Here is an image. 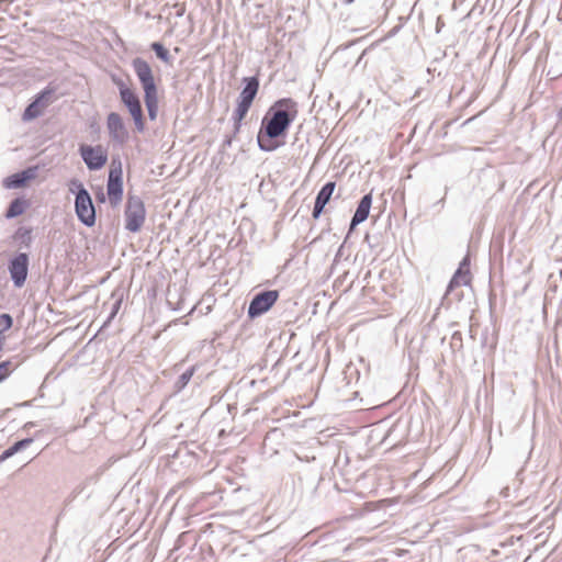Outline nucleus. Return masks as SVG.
<instances>
[{
  "instance_id": "f257e3e1",
  "label": "nucleus",
  "mask_w": 562,
  "mask_h": 562,
  "mask_svg": "<svg viewBox=\"0 0 562 562\" xmlns=\"http://www.w3.org/2000/svg\"><path fill=\"white\" fill-rule=\"evenodd\" d=\"M299 115V103L291 97L273 101L262 115L256 136L262 153H273L285 146L291 126Z\"/></svg>"
},
{
  "instance_id": "f03ea898",
  "label": "nucleus",
  "mask_w": 562,
  "mask_h": 562,
  "mask_svg": "<svg viewBox=\"0 0 562 562\" xmlns=\"http://www.w3.org/2000/svg\"><path fill=\"white\" fill-rule=\"evenodd\" d=\"M260 77L259 74L241 78V90L236 99V104L232 113L233 135L237 136L243 127L244 120L246 119L254 101L259 92Z\"/></svg>"
},
{
  "instance_id": "7ed1b4c3",
  "label": "nucleus",
  "mask_w": 562,
  "mask_h": 562,
  "mask_svg": "<svg viewBox=\"0 0 562 562\" xmlns=\"http://www.w3.org/2000/svg\"><path fill=\"white\" fill-rule=\"evenodd\" d=\"M68 190L75 195L74 209L78 221L86 227H93L97 223V209L90 192L77 178L68 181Z\"/></svg>"
},
{
  "instance_id": "20e7f679",
  "label": "nucleus",
  "mask_w": 562,
  "mask_h": 562,
  "mask_svg": "<svg viewBox=\"0 0 562 562\" xmlns=\"http://www.w3.org/2000/svg\"><path fill=\"white\" fill-rule=\"evenodd\" d=\"M56 91L57 87L49 82L41 91L35 93L22 112V122L29 123L42 116L45 109L52 103Z\"/></svg>"
},
{
  "instance_id": "39448f33",
  "label": "nucleus",
  "mask_w": 562,
  "mask_h": 562,
  "mask_svg": "<svg viewBox=\"0 0 562 562\" xmlns=\"http://www.w3.org/2000/svg\"><path fill=\"white\" fill-rule=\"evenodd\" d=\"M124 228L127 232L134 234L140 232L146 218V207L140 196L134 194L127 195L124 209Z\"/></svg>"
},
{
  "instance_id": "423d86ee",
  "label": "nucleus",
  "mask_w": 562,
  "mask_h": 562,
  "mask_svg": "<svg viewBox=\"0 0 562 562\" xmlns=\"http://www.w3.org/2000/svg\"><path fill=\"white\" fill-rule=\"evenodd\" d=\"M31 258L29 251H15L8 260L7 269L15 289L24 286L30 272Z\"/></svg>"
},
{
  "instance_id": "0eeeda50",
  "label": "nucleus",
  "mask_w": 562,
  "mask_h": 562,
  "mask_svg": "<svg viewBox=\"0 0 562 562\" xmlns=\"http://www.w3.org/2000/svg\"><path fill=\"white\" fill-rule=\"evenodd\" d=\"M279 296V290L269 289L261 290L254 294L247 308L248 319L254 321L268 313L278 302Z\"/></svg>"
},
{
  "instance_id": "6e6552de",
  "label": "nucleus",
  "mask_w": 562,
  "mask_h": 562,
  "mask_svg": "<svg viewBox=\"0 0 562 562\" xmlns=\"http://www.w3.org/2000/svg\"><path fill=\"white\" fill-rule=\"evenodd\" d=\"M131 66L143 90V95L158 93V82L149 63L142 57H135Z\"/></svg>"
},
{
  "instance_id": "1a4fd4ad",
  "label": "nucleus",
  "mask_w": 562,
  "mask_h": 562,
  "mask_svg": "<svg viewBox=\"0 0 562 562\" xmlns=\"http://www.w3.org/2000/svg\"><path fill=\"white\" fill-rule=\"evenodd\" d=\"M119 98L120 102L130 114L134 123L135 131L139 134H143L146 131V119L138 92L134 89L127 94H122Z\"/></svg>"
},
{
  "instance_id": "9d476101",
  "label": "nucleus",
  "mask_w": 562,
  "mask_h": 562,
  "mask_svg": "<svg viewBox=\"0 0 562 562\" xmlns=\"http://www.w3.org/2000/svg\"><path fill=\"white\" fill-rule=\"evenodd\" d=\"M78 153L89 171H98L102 169L109 159L108 149L102 145L81 144Z\"/></svg>"
},
{
  "instance_id": "9b49d317",
  "label": "nucleus",
  "mask_w": 562,
  "mask_h": 562,
  "mask_svg": "<svg viewBox=\"0 0 562 562\" xmlns=\"http://www.w3.org/2000/svg\"><path fill=\"white\" fill-rule=\"evenodd\" d=\"M106 128L113 143L124 145L128 142L130 133L120 113L112 111L108 114Z\"/></svg>"
},
{
  "instance_id": "f8f14e48",
  "label": "nucleus",
  "mask_w": 562,
  "mask_h": 562,
  "mask_svg": "<svg viewBox=\"0 0 562 562\" xmlns=\"http://www.w3.org/2000/svg\"><path fill=\"white\" fill-rule=\"evenodd\" d=\"M38 169L40 167L37 165L27 166L24 169L5 177L2 180V186L8 190L24 188L37 177Z\"/></svg>"
},
{
  "instance_id": "ddd939ff",
  "label": "nucleus",
  "mask_w": 562,
  "mask_h": 562,
  "mask_svg": "<svg viewBox=\"0 0 562 562\" xmlns=\"http://www.w3.org/2000/svg\"><path fill=\"white\" fill-rule=\"evenodd\" d=\"M336 189V182L335 181H327L322 186L319 191L317 192L314 201V206L312 210V217L313 220H318L323 213L325 212L326 205L329 203V201L333 198V194Z\"/></svg>"
},
{
  "instance_id": "4468645a",
  "label": "nucleus",
  "mask_w": 562,
  "mask_h": 562,
  "mask_svg": "<svg viewBox=\"0 0 562 562\" xmlns=\"http://www.w3.org/2000/svg\"><path fill=\"white\" fill-rule=\"evenodd\" d=\"M124 180L116 172L108 173L106 195L112 207H116L123 200Z\"/></svg>"
},
{
  "instance_id": "2eb2a0df",
  "label": "nucleus",
  "mask_w": 562,
  "mask_h": 562,
  "mask_svg": "<svg viewBox=\"0 0 562 562\" xmlns=\"http://www.w3.org/2000/svg\"><path fill=\"white\" fill-rule=\"evenodd\" d=\"M12 243L18 247L16 251H29L34 241L33 227L21 225L11 235Z\"/></svg>"
},
{
  "instance_id": "dca6fc26",
  "label": "nucleus",
  "mask_w": 562,
  "mask_h": 562,
  "mask_svg": "<svg viewBox=\"0 0 562 562\" xmlns=\"http://www.w3.org/2000/svg\"><path fill=\"white\" fill-rule=\"evenodd\" d=\"M31 207V201L25 195H18L8 204L3 217L8 221L23 215Z\"/></svg>"
},
{
  "instance_id": "f3484780",
  "label": "nucleus",
  "mask_w": 562,
  "mask_h": 562,
  "mask_svg": "<svg viewBox=\"0 0 562 562\" xmlns=\"http://www.w3.org/2000/svg\"><path fill=\"white\" fill-rule=\"evenodd\" d=\"M33 442H34V438L33 437H25L23 439H20L18 441H15L14 443H12L10 447L4 449L0 453V463L4 462L5 460H8L9 458L13 457L14 454L25 450Z\"/></svg>"
},
{
  "instance_id": "a211bd4d",
  "label": "nucleus",
  "mask_w": 562,
  "mask_h": 562,
  "mask_svg": "<svg viewBox=\"0 0 562 562\" xmlns=\"http://www.w3.org/2000/svg\"><path fill=\"white\" fill-rule=\"evenodd\" d=\"M372 192L366 193L362 195V198L359 200L356 211L352 216L357 217V220H360L362 222L367 221V218L370 215V210L372 206Z\"/></svg>"
},
{
  "instance_id": "6ab92c4d",
  "label": "nucleus",
  "mask_w": 562,
  "mask_h": 562,
  "mask_svg": "<svg viewBox=\"0 0 562 562\" xmlns=\"http://www.w3.org/2000/svg\"><path fill=\"white\" fill-rule=\"evenodd\" d=\"M144 103L147 110V115L150 121H156L159 112V93L143 95Z\"/></svg>"
},
{
  "instance_id": "aec40b11",
  "label": "nucleus",
  "mask_w": 562,
  "mask_h": 562,
  "mask_svg": "<svg viewBox=\"0 0 562 562\" xmlns=\"http://www.w3.org/2000/svg\"><path fill=\"white\" fill-rule=\"evenodd\" d=\"M19 356L0 361V383L7 381L19 367Z\"/></svg>"
},
{
  "instance_id": "412c9836",
  "label": "nucleus",
  "mask_w": 562,
  "mask_h": 562,
  "mask_svg": "<svg viewBox=\"0 0 562 562\" xmlns=\"http://www.w3.org/2000/svg\"><path fill=\"white\" fill-rule=\"evenodd\" d=\"M462 285V283L460 282L459 279H454V277L452 276L451 279L449 280L448 284H447V289H446V292H445V295L442 296V300H441V305L442 306H446V307H449L450 304H451V295H454L457 300H460L461 297V293H454V290L456 288Z\"/></svg>"
},
{
  "instance_id": "4be33fe9",
  "label": "nucleus",
  "mask_w": 562,
  "mask_h": 562,
  "mask_svg": "<svg viewBox=\"0 0 562 562\" xmlns=\"http://www.w3.org/2000/svg\"><path fill=\"white\" fill-rule=\"evenodd\" d=\"M196 369H198V364H193V366L189 367L184 372H182L178 376V379L173 383L175 392L179 393L187 387V385L191 381L192 376L196 372Z\"/></svg>"
},
{
  "instance_id": "5701e85b",
  "label": "nucleus",
  "mask_w": 562,
  "mask_h": 562,
  "mask_svg": "<svg viewBox=\"0 0 562 562\" xmlns=\"http://www.w3.org/2000/svg\"><path fill=\"white\" fill-rule=\"evenodd\" d=\"M150 49L155 53L156 57L165 64H170L172 57L169 49L159 41H155L150 44Z\"/></svg>"
},
{
  "instance_id": "b1692460",
  "label": "nucleus",
  "mask_w": 562,
  "mask_h": 562,
  "mask_svg": "<svg viewBox=\"0 0 562 562\" xmlns=\"http://www.w3.org/2000/svg\"><path fill=\"white\" fill-rule=\"evenodd\" d=\"M480 341H481V346L482 348H485L487 346H490V348L493 350L496 348V339L493 337V334L491 333L490 328L488 327H485L482 333H481V337H480Z\"/></svg>"
},
{
  "instance_id": "393cba45",
  "label": "nucleus",
  "mask_w": 562,
  "mask_h": 562,
  "mask_svg": "<svg viewBox=\"0 0 562 562\" xmlns=\"http://www.w3.org/2000/svg\"><path fill=\"white\" fill-rule=\"evenodd\" d=\"M121 305H122V299H119L116 300L113 305H112V308H111V312L109 314V316L106 317V319L104 321L103 325L101 326V328L98 330L97 335H99L101 333V330L109 326L110 323L112 322V319L115 317V315L119 313L120 308H121Z\"/></svg>"
},
{
  "instance_id": "a878e982",
  "label": "nucleus",
  "mask_w": 562,
  "mask_h": 562,
  "mask_svg": "<svg viewBox=\"0 0 562 562\" xmlns=\"http://www.w3.org/2000/svg\"><path fill=\"white\" fill-rule=\"evenodd\" d=\"M452 276L454 277V279H459L463 286L471 285V282H472L471 271H465V270H461V269L457 268V270L454 271V273Z\"/></svg>"
},
{
  "instance_id": "bb28decb",
  "label": "nucleus",
  "mask_w": 562,
  "mask_h": 562,
  "mask_svg": "<svg viewBox=\"0 0 562 562\" xmlns=\"http://www.w3.org/2000/svg\"><path fill=\"white\" fill-rule=\"evenodd\" d=\"M0 323L2 324L0 331H2V335H4L5 331L12 328L14 319L11 314L2 313L0 314Z\"/></svg>"
},
{
  "instance_id": "cd10ccee",
  "label": "nucleus",
  "mask_w": 562,
  "mask_h": 562,
  "mask_svg": "<svg viewBox=\"0 0 562 562\" xmlns=\"http://www.w3.org/2000/svg\"><path fill=\"white\" fill-rule=\"evenodd\" d=\"M116 172L120 177H123L122 161L119 155L112 156L109 173Z\"/></svg>"
},
{
  "instance_id": "c85d7f7f",
  "label": "nucleus",
  "mask_w": 562,
  "mask_h": 562,
  "mask_svg": "<svg viewBox=\"0 0 562 562\" xmlns=\"http://www.w3.org/2000/svg\"><path fill=\"white\" fill-rule=\"evenodd\" d=\"M450 346L453 351H460L463 348L461 331L456 330L452 333Z\"/></svg>"
},
{
  "instance_id": "c756f323",
  "label": "nucleus",
  "mask_w": 562,
  "mask_h": 562,
  "mask_svg": "<svg viewBox=\"0 0 562 562\" xmlns=\"http://www.w3.org/2000/svg\"><path fill=\"white\" fill-rule=\"evenodd\" d=\"M87 482H81L79 483L74 490L72 492L70 493V495L68 496L67 498V503H70L72 502L75 498H77L81 493L85 492V490L87 488Z\"/></svg>"
},
{
  "instance_id": "7c9ffc66",
  "label": "nucleus",
  "mask_w": 562,
  "mask_h": 562,
  "mask_svg": "<svg viewBox=\"0 0 562 562\" xmlns=\"http://www.w3.org/2000/svg\"><path fill=\"white\" fill-rule=\"evenodd\" d=\"M114 86L117 88L119 97H121L122 94L125 95L132 90H134V88L127 86L123 79H120V81L115 82Z\"/></svg>"
},
{
  "instance_id": "2f4dec72",
  "label": "nucleus",
  "mask_w": 562,
  "mask_h": 562,
  "mask_svg": "<svg viewBox=\"0 0 562 562\" xmlns=\"http://www.w3.org/2000/svg\"><path fill=\"white\" fill-rule=\"evenodd\" d=\"M236 137L237 136H235L233 134L225 135V137H224V139L222 142L221 148L218 150V154H224L225 149L232 146V144L235 140Z\"/></svg>"
},
{
  "instance_id": "473e14b6",
  "label": "nucleus",
  "mask_w": 562,
  "mask_h": 562,
  "mask_svg": "<svg viewBox=\"0 0 562 562\" xmlns=\"http://www.w3.org/2000/svg\"><path fill=\"white\" fill-rule=\"evenodd\" d=\"M361 223H363V222H362V221H360V220H357V217H355V216H352V217H351V221H350V223H349V227H348V232H347V234H346V236H345V239H344L345 241H347V240H348V238L350 237V235L352 234V232H353V231L356 229V227H357L358 225H360Z\"/></svg>"
},
{
  "instance_id": "72a5a7b5",
  "label": "nucleus",
  "mask_w": 562,
  "mask_h": 562,
  "mask_svg": "<svg viewBox=\"0 0 562 562\" xmlns=\"http://www.w3.org/2000/svg\"><path fill=\"white\" fill-rule=\"evenodd\" d=\"M470 266H471V258H470V255H469V254H467V255L461 259V261L459 262L458 268H459V269H461V270L470 271Z\"/></svg>"
},
{
  "instance_id": "f704fd0d",
  "label": "nucleus",
  "mask_w": 562,
  "mask_h": 562,
  "mask_svg": "<svg viewBox=\"0 0 562 562\" xmlns=\"http://www.w3.org/2000/svg\"><path fill=\"white\" fill-rule=\"evenodd\" d=\"M187 537H188V533H187V532L181 533V535L177 538V540H176V542H175L173 550H179V549L184 544V540H186V538H187Z\"/></svg>"
},
{
  "instance_id": "c9c22d12",
  "label": "nucleus",
  "mask_w": 562,
  "mask_h": 562,
  "mask_svg": "<svg viewBox=\"0 0 562 562\" xmlns=\"http://www.w3.org/2000/svg\"><path fill=\"white\" fill-rule=\"evenodd\" d=\"M106 196L108 195H105V193L103 192V189L100 187L98 192L95 193L97 202L100 203V204L105 203Z\"/></svg>"
},
{
  "instance_id": "e433bc0d",
  "label": "nucleus",
  "mask_w": 562,
  "mask_h": 562,
  "mask_svg": "<svg viewBox=\"0 0 562 562\" xmlns=\"http://www.w3.org/2000/svg\"><path fill=\"white\" fill-rule=\"evenodd\" d=\"M167 304H168V306H169L172 311H175V312H178V311H180V310H181L180 302H178L176 305H172L171 301L168 299V300H167Z\"/></svg>"
},
{
  "instance_id": "4c0bfd02",
  "label": "nucleus",
  "mask_w": 562,
  "mask_h": 562,
  "mask_svg": "<svg viewBox=\"0 0 562 562\" xmlns=\"http://www.w3.org/2000/svg\"><path fill=\"white\" fill-rule=\"evenodd\" d=\"M98 481V474L90 475L83 480V482H87V485L91 483H95Z\"/></svg>"
},
{
  "instance_id": "58836bf2",
  "label": "nucleus",
  "mask_w": 562,
  "mask_h": 562,
  "mask_svg": "<svg viewBox=\"0 0 562 562\" xmlns=\"http://www.w3.org/2000/svg\"><path fill=\"white\" fill-rule=\"evenodd\" d=\"M346 243L347 241L344 240V243L339 246V248H338V250H337V252L335 255V259L336 260L342 255V249H344Z\"/></svg>"
},
{
  "instance_id": "ea45409f",
  "label": "nucleus",
  "mask_w": 562,
  "mask_h": 562,
  "mask_svg": "<svg viewBox=\"0 0 562 562\" xmlns=\"http://www.w3.org/2000/svg\"><path fill=\"white\" fill-rule=\"evenodd\" d=\"M5 342V336L2 335V331H0V351L3 349Z\"/></svg>"
},
{
  "instance_id": "a19ab883",
  "label": "nucleus",
  "mask_w": 562,
  "mask_h": 562,
  "mask_svg": "<svg viewBox=\"0 0 562 562\" xmlns=\"http://www.w3.org/2000/svg\"><path fill=\"white\" fill-rule=\"evenodd\" d=\"M31 405H32L31 401H25V402L16 404L18 407H30Z\"/></svg>"
},
{
  "instance_id": "79ce46f5",
  "label": "nucleus",
  "mask_w": 562,
  "mask_h": 562,
  "mask_svg": "<svg viewBox=\"0 0 562 562\" xmlns=\"http://www.w3.org/2000/svg\"><path fill=\"white\" fill-rule=\"evenodd\" d=\"M120 79H122L120 76L115 75V74H112L111 75V81L112 83L114 85L115 82L120 81Z\"/></svg>"
},
{
  "instance_id": "37998d69",
  "label": "nucleus",
  "mask_w": 562,
  "mask_h": 562,
  "mask_svg": "<svg viewBox=\"0 0 562 562\" xmlns=\"http://www.w3.org/2000/svg\"><path fill=\"white\" fill-rule=\"evenodd\" d=\"M443 204H445V198L440 199L439 201H437L435 203V205H440L441 207H443Z\"/></svg>"
},
{
  "instance_id": "c03bdc74",
  "label": "nucleus",
  "mask_w": 562,
  "mask_h": 562,
  "mask_svg": "<svg viewBox=\"0 0 562 562\" xmlns=\"http://www.w3.org/2000/svg\"><path fill=\"white\" fill-rule=\"evenodd\" d=\"M33 426H34V424H33V423H31V422H29V423H26V424L24 425V427H23V428L29 429V428H31V427H33Z\"/></svg>"
},
{
  "instance_id": "a18cd8bd",
  "label": "nucleus",
  "mask_w": 562,
  "mask_h": 562,
  "mask_svg": "<svg viewBox=\"0 0 562 562\" xmlns=\"http://www.w3.org/2000/svg\"><path fill=\"white\" fill-rule=\"evenodd\" d=\"M344 4H351L355 2V0H341Z\"/></svg>"
},
{
  "instance_id": "49530a36",
  "label": "nucleus",
  "mask_w": 562,
  "mask_h": 562,
  "mask_svg": "<svg viewBox=\"0 0 562 562\" xmlns=\"http://www.w3.org/2000/svg\"><path fill=\"white\" fill-rule=\"evenodd\" d=\"M233 553H235V548L234 549H229L226 555L229 557Z\"/></svg>"
},
{
  "instance_id": "de8ad7c7",
  "label": "nucleus",
  "mask_w": 562,
  "mask_h": 562,
  "mask_svg": "<svg viewBox=\"0 0 562 562\" xmlns=\"http://www.w3.org/2000/svg\"><path fill=\"white\" fill-rule=\"evenodd\" d=\"M474 117L465 120L464 124H468L470 121H472Z\"/></svg>"
},
{
  "instance_id": "09e8293b",
  "label": "nucleus",
  "mask_w": 562,
  "mask_h": 562,
  "mask_svg": "<svg viewBox=\"0 0 562 562\" xmlns=\"http://www.w3.org/2000/svg\"><path fill=\"white\" fill-rule=\"evenodd\" d=\"M225 550H226V549L223 547V548H222V552H221V554H225Z\"/></svg>"
},
{
  "instance_id": "8fccbe9b",
  "label": "nucleus",
  "mask_w": 562,
  "mask_h": 562,
  "mask_svg": "<svg viewBox=\"0 0 562 562\" xmlns=\"http://www.w3.org/2000/svg\"><path fill=\"white\" fill-rule=\"evenodd\" d=\"M386 2H387V0H384V2H383V7H385V8H387Z\"/></svg>"
}]
</instances>
